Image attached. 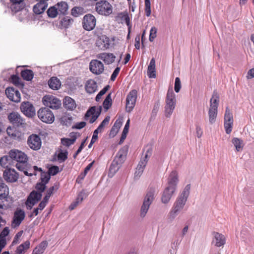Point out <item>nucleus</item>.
I'll list each match as a JSON object with an SVG mask.
<instances>
[{
	"label": "nucleus",
	"mask_w": 254,
	"mask_h": 254,
	"mask_svg": "<svg viewBox=\"0 0 254 254\" xmlns=\"http://www.w3.org/2000/svg\"><path fill=\"white\" fill-rule=\"evenodd\" d=\"M190 189V185H187L176 198L168 215L171 221H173L183 209L189 196Z\"/></svg>",
	"instance_id": "nucleus-1"
},
{
	"label": "nucleus",
	"mask_w": 254,
	"mask_h": 254,
	"mask_svg": "<svg viewBox=\"0 0 254 254\" xmlns=\"http://www.w3.org/2000/svg\"><path fill=\"white\" fill-rule=\"evenodd\" d=\"M178 175L176 171H173L170 173L168 181V186L163 192L161 201L164 204L168 203L173 193L175 192L178 183Z\"/></svg>",
	"instance_id": "nucleus-2"
},
{
	"label": "nucleus",
	"mask_w": 254,
	"mask_h": 254,
	"mask_svg": "<svg viewBox=\"0 0 254 254\" xmlns=\"http://www.w3.org/2000/svg\"><path fill=\"white\" fill-rule=\"evenodd\" d=\"M155 190L154 188H151L147 191L144 196L142 204L140 208V216L144 218L155 198Z\"/></svg>",
	"instance_id": "nucleus-3"
},
{
	"label": "nucleus",
	"mask_w": 254,
	"mask_h": 254,
	"mask_svg": "<svg viewBox=\"0 0 254 254\" xmlns=\"http://www.w3.org/2000/svg\"><path fill=\"white\" fill-rule=\"evenodd\" d=\"M127 155V150L122 148L117 153L110 167L109 174L113 176L120 169L124 162Z\"/></svg>",
	"instance_id": "nucleus-4"
},
{
	"label": "nucleus",
	"mask_w": 254,
	"mask_h": 254,
	"mask_svg": "<svg viewBox=\"0 0 254 254\" xmlns=\"http://www.w3.org/2000/svg\"><path fill=\"white\" fill-rule=\"evenodd\" d=\"M219 94L216 91H214L210 101V107L208 111L209 122L213 124L216 121L217 115V109L219 105Z\"/></svg>",
	"instance_id": "nucleus-5"
},
{
	"label": "nucleus",
	"mask_w": 254,
	"mask_h": 254,
	"mask_svg": "<svg viewBox=\"0 0 254 254\" xmlns=\"http://www.w3.org/2000/svg\"><path fill=\"white\" fill-rule=\"evenodd\" d=\"M165 106V115L170 118L176 105V95L172 89H169L166 97Z\"/></svg>",
	"instance_id": "nucleus-6"
},
{
	"label": "nucleus",
	"mask_w": 254,
	"mask_h": 254,
	"mask_svg": "<svg viewBox=\"0 0 254 254\" xmlns=\"http://www.w3.org/2000/svg\"><path fill=\"white\" fill-rule=\"evenodd\" d=\"M9 157L12 160L17 162L16 164V168L19 170H23V168L22 166H25V163L28 160L27 155L18 150H11L9 152Z\"/></svg>",
	"instance_id": "nucleus-7"
},
{
	"label": "nucleus",
	"mask_w": 254,
	"mask_h": 254,
	"mask_svg": "<svg viewBox=\"0 0 254 254\" xmlns=\"http://www.w3.org/2000/svg\"><path fill=\"white\" fill-rule=\"evenodd\" d=\"M0 213L3 214L1 210L6 209L8 207L7 196L9 194V189L3 183L2 179L0 177Z\"/></svg>",
	"instance_id": "nucleus-8"
},
{
	"label": "nucleus",
	"mask_w": 254,
	"mask_h": 254,
	"mask_svg": "<svg viewBox=\"0 0 254 254\" xmlns=\"http://www.w3.org/2000/svg\"><path fill=\"white\" fill-rule=\"evenodd\" d=\"M96 11L100 15L108 16L113 12L112 5L106 0H100L96 3Z\"/></svg>",
	"instance_id": "nucleus-9"
},
{
	"label": "nucleus",
	"mask_w": 254,
	"mask_h": 254,
	"mask_svg": "<svg viewBox=\"0 0 254 254\" xmlns=\"http://www.w3.org/2000/svg\"><path fill=\"white\" fill-rule=\"evenodd\" d=\"M37 114L38 118L45 123L51 124L55 120V116L53 112L48 108H40Z\"/></svg>",
	"instance_id": "nucleus-10"
},
{
	"label": "nucleus",
	"mask_w": 254,
	"mask_h": 254,
	"mask_svg": "<svg viewBox=\"0 0 254 254\" xmlns=\"http://www.w3.org/2000/svg\"><path fill=\"white\" fill-rule=\"evenodd\" d=\"M96 24V19L93 15L87 14L83 16L82 25L84 30L86 31L93 30L95 28Z\"/></svg>",
	"instance_id": "nucleus-11"
},
{
	"label": "nucleus",
	"mask_w": 254,
	"mask_h": 254,
	"mask_svg": "<svg viewBox=\"0 0 254 254\" xmlns=\"http://www.w3.org/2000/svg\"><path fill=\"white\" fill-rule=\"evenodd\" d=\"M43 104L52 109H58L61 106V101L52 95H46L43 98Z\"/></svg>",
	"instance_id": "nucleus-12"
},
{
	"label": "nucleus",
	"mask_w": 254,
	"mask_h": 254,
	"mask_svg": "<svg viewBox=\"0 0 254 254\" xmlns=\"http://www.w3.org/2000/svg\"><path fill=\"white\" fill-rule=\"evenodd\" d=\"M137 92L136 90H132L127 95L126 99V111L130 112L133 109L137 98Z\"/></svg>",
	"instance_id": "nucleus-13"
},
{
	"label": "nucleus",
	"mask_w": 254,
	"mask_h": 254,
	"mask_svg": "<svg viewBox=\"0 0 254 254\" xmlns=\"http://www.w3.org/2000/svg\"><path fill=\"white\" fill-rule=\"evenodd\" d=\"M42 193L35 190L32 191L28 196L26 201V207L28 209H31L32 207L41 199Z\"/></svg>",
	"instance_id": "nucleus-14"
},
{
	"label": "nucleus",
	"mask_w": 254,
	"mask_h": 254,
	"mask_svg": "<svg viewBox=\"0 0 254 254\" xmlns=\"http://www.w3.org/2000/svg\"><path fill=\"white\" fill-rule=\"evenodd\" d=\"M27 144L31 149L34 150H38L41 146V138L38 135L32 134L28 138Z\"/></svg>",
	"instance_id": "nucleus-15"
},
{
	"label": "nucleus",
	"mask_w": 254,
	"mask_h": 254,
	"mask_svg": "<svg viewBox=\"0 0 254 254\" xmlns=\"http://www.w3.org/2000/svg\"><path fill=\"white\" fill-rule=\"evenodd\" d=\"M20 110L28 117H32L36 114L33 105L28 101L23 102L21 104Z\"/></svg>",
	"instance_id": "nucleus-16"
},
{
	"label": "nucleus",
	"mask_w": 254,
	"mask_h": 254,
	"mask_svg": "<svg viewBox=\"0 0 254 254\" xmlns=\"http://www.w3.org/2000/svg\"><path fill=\"white\" fill-rule=\"evenodd\" d=\"M89 68L93 73L99 75L103 72L104 67L101 62L97 60H94L90 62Z\"/></svg>",
	"instance_id": "nucleus-17"
},
{
	"label": "nucleus",
	"mask_w": 254,
	"mask_h": 254,
	"mask_svg": "<svg viewBox=\"0 0 254 254\" xmlns=\"http://www.w3.org/2000/svg\"><path fill=\"white\" fill-rule=\"evenodd\" d=\"M3 178L7 182L13 183L17 181L18 174L13 169L7 168L3 172Z\"/></svg>",
	"instance_id": "nucleus-18"
},
{
	"label": "nucleus",
	"mask_w": 254,
	"mask_h": 254,
	"mask_svg": "<svg viewBox=\"0 0 254 254\" xmlns=\"http://www.w3.org/2000/svg\"><path fill=\"white\" fill-rule=\"evenodd\" d=\"M5 94L7 98L13 102L17 103L20 101V93L12 87L7 88L5 90Z\"/></svg>",
	"instance_id": "nucleus-19"
},
{
	"label": "nucleus",
	"mask_w": 254,
	"mask_h": 254,
	"mask_svg": "<svg viewBox=\"0 0 254 254\" xmlns=\"http://www.w3.org/2000/svg\"><path fill=\"white\" fill-rule=\"evenodd\" d=\"M25 216V214L23 210H16L14 213L12 224V226L14 227L19 226L22 221L24 220Z\"/></svg>",
	"instance_id": "nucleus-20"
},
{
	"label": "nucleus",
	"mask_w": 254,
	"mask_h": 254,
	"mask_svg": "<svg viewBox=\"0 0 254 254\" xmlns=\"http://www.w3.org/2000/svg\"><path fill=\"white\" fill-rule=\"evenodd\" d=\"M96 46L101 50H105L109 48L110 43L109 38L105 35L99 37L96 43Z\"/></svg>",
	"instance_id": "nucleus-21"
},
{
	"label": "nucleus",
	"mask_w": 254,
	"mask_h": 254,
	"mask_svg": "<svg viewBox=\"0 0 254 254\" xmlns=\"http://www.w3.org/2000/svg\"><path fill=\"white\" fill-rule=\"evenodd\" d=\"M85 89L86 92L89 94L94 93L98 90L97 82L92 79L87 80L85 84Z\"/></svg>",
	"instance_id": "nucleus-22"
},
{
	"label": "nucleus",
	"mask_w": 254,
	"mask_h": 254,
	"mask_svg": "<svg viewBox=\"0 0 254 254\" xmlns=\"http://www.w3.org/2000/svg\"><path fill=\"white\" fill-rule=\"evenodd\" d=\"M100 112H96V107L93 106L91 107L86 113L84 117L85 120H87L88 118L92 116L90 119L89 123L90 124L93 123L98 118L100 115Z\"/></svg>",
	"instance_id": "nucleus-23"
},
{
	"label": "nucleus",
	"mask_w": 254,
	"mask_h": 254,
	"mask_svg": "<svg viewBox=\"0 0 254 254\" xmlns=\"http://www.w3.org/2000/svg\"><path fill=\"white\" fill-rule=\"evenodd\" d=\"M97 58L102 60L106 64H109L114 62L116 56L112 53H103L98 54Z\"/></svg>",
	"instance_id": "nucleus-24"
},
{
	"label": "nucleus",
	"mask_w": 254,
	"mask_h": 254,
	"mask_svg": "<svg viewBox=\"0 0 254 254\" xmlns=\"http://www.w3.org/2000/svg\"><path fill=\"white\" fill-rule=\"evenodd\" d=\"M8 120L13 125L19 126L23 124V120L20 115L16 112L10 113L8 116Z\"/></svg>",
	"instance_id": "nucleus-25"
},
{
	"label": "nucleus",
	"mask_w": 254,
	"mask_h": 254,
	"mask_svg": "<svg viewBox=\"0 0 254 254\" xmlns=\"http://www.w3.org/2000/svg\"><path fill=\"white\" fill-rule=\"evenodd\" d=\"M226 242L225 236L219 233L215 232L214 233V238L212 243L216 247H220L223 246Z\"/></svg>",
	"instance_id": "nucleus-26"
},
{
	"label": "nucleus",
	"mask_w": 254,
	"mask_h": 254,
	"mask_svg": "<svg viewBox=\"0 0 254 254\" xmlns=\"http://www.w3.org/2000/svg\"><path fill=\"white\" fill-rule=\"evenodd\" d=\"M147 163L146 159H140L134 173V178L135 179H138L141 176L142 173L143 172L144 169L147 165Z\"/></svg>",
	"instance_id": "nucleus-27"
},
{
	"label": "nucleus",
	"mask_w": 254,
	"mask_h": 254,
	"mask_svg": "<svg viewBox=\"0 0 254 254\" xmlns=\"http://www.w3.org/2000/svg\"><path fill=\"white\" fill-rule=\"evenodd\" d=\"M6 132L9 136L14 139H19L21 136V132L14 127H8L6 129Z\"/></svg>",
	"instance_id": "nucleus-28"
},
{
	"label": "nucleus",
	"mask_w": 254,
	"mask_h": 254,
	"mask_svg": "<svg viewBox=\"0 0 254 254\" xmlns=\"http://www.w3.org/2000/svg\"><path fill=\"white\" fill-rule=\"evenodd\" d=\"M147 75L149 78H154L156 77V65L155 60L152 58L147 68Z\"/></svg>",
	"instance_id": "nucleus-29"
},
{
	"label": "nucleus",
	"mask_w": 254,
	"mask_h": 254,
	"mask_svg": "<svg viewBox=\"0 0 254 254\" xmlns=\"http://www.w3.org/2000/svg\"><path fill=\"white\" fill-rule=\"evenodd\" d=\"M49 87L53 90H58L61 86V82L57 77H52L48 81Z\"/></svg>",
	"instance_id": "nucleus-30"
},
{
	"label": "nucleus",
	"mask_w": 254,
	"mask_h": 254,
	"mask_svg": "<svg viewBox=\"0 0 254 254\" xmlns=\"http://www.w3.org/2000/svg\"><path fill=\"white\" fill-rule=\"evenodd\" d=\"M38 3L33 7V11L36 14H40L43 13L47 7L48 3L42 1H37Z\"/></svg>",
	"instance_id": "nucleus-31"
},
{
	"label": "nucleus",
	"mask_w": 254,
	"mask_h": 254,
	"mask_svg": "<svg viewBox=\"0 0 254 254\" xmlns=\"http://www.w3.org/2000/svg\"><path fill=\"white\" fill-rule=\"evenodd\" d=\"M64 105L67 110H73L76 108V104L73 99L71 97H65L64 100Z\"/></svg>",
	"instance_id": "nucleus-32"
},
{
	"label": "nucleus",
	"mask_w": 254,
	"mask_h": 254,
	"mask_svg": "<svg viewBox=\"0 0 254 254\" xmlns=\"http://www.w3.org/2000/svg\"><path fill=\"white\" fill-rule=\"evenodd\" d=\"M30 242L27 240L24 243L20 245L15 251L17 254H24L30 248Z\"/></svg>",
	"instance_id": "nucleus-33"
},
{
	"label": "nucleus",
	"mask_w": 254,
	"mask_h": 254,
	"mask_svg": "<svg viewBox=\"0 0 254 254\" xmlns=\"http://www.w3.org/2000/svg\"><path fill=\"white\" fill-rule=\"evenodd\" d=\"M59 14L64 15L66 14L68 10V5L66 2L64 1H61L55 4Z\"/></svg>",
	"instance_id": "nucleus-34"
},
{
	"label": "nucleus",
	"mask_w": 254,
	"mask_h": 254,
	"mask_svg": "<svg viewBox=\"0 0 254 254\" xmlns=\"http://www.w3.org/2000/svg\"><path fill=\"white\" fill-rule=\"evenodd\" d=\"M12 2L10 8L13 12H17L23 8L22 2L24 0H10Z\"/></svg>",
	"instance_id": "nucleus-35"
},
{
	"label": "nucleus",
	"mask_w": 254,
	"mask_h": 254,
	"mask_svg": "<svg viewBox=\"0 0 254 254\" xmlns=\"http://www.w3.org/2000/svg\"><path fill=\"white\" fill-rule=\"evenodd\" d=\"M122 125V122H121V121L117 120L114 123V125H113L111 129L110 135H112V136H115L118 132Z\"/></svg>",
	"instance_id": "nucleus-36"
},
{
	"label": "nucleus",
	"mask_w": 254,
	"mask_h": 254,
	"mask_svg": "<svg viewBox=\"0 0 254 254\" xmlns=\"http://www.w3.org/2000/svg\"><path fill=\"white\" fill-rule=\"evenodd\" d=\"M48 243L46 241H43L37 246L33 251L34 254H42L46 247Z\"/></svg>",
	"instance_id": "nucleus-37"
},
{
	"label": "nucleus",
	"mask_w": 254,
	"mask_h": 254,
	"mask_svg": "<svg viewBox=\"0 0 254 254\" xmlns=\"http://www.w3.org/2000/svg\"><path fill=\"white\" fill-rule=\"evenodd\" d=\"M21 75L22 78L26 81L31 80L34 76L33 72L30 69H25L21 71Z\"/></svg>",
	"instance_id": "nucleus-38"
},
{
	"label": "nucleus",
	"mask_w": 254,
	"mask_h": 254,
	"mask_svg": "<svg viewBox=\"0 0 254 254\" xmlns=\"http://www.w3.org/2000/svg\"><path fill=\"white\" fill-rule=\"evenodd\" d=\"M73 20L69 16L64 17L60 21V24L64 28L68 27L72 24Z\"/></svg>",
	"instance_id": "nucleus-39"
},
{
	"label": "nucleus",
	"mask_w": 254,
	"mask_h": 254,
	"mask_svg": "<svg viewBox=\"0 0 254 254\" xmlns=\"http://www.w3.org/2000/svg\"><path fill=\"white\" fill-rule=\"evenodd\" d=\"M76 139V136L73 135L71 136V138H64L61 139V142L63 145L68 147L73 144Z\"/></svg>",
	"instance_id": "nucleus-40"
},
{
	"label": "nucleus",
	"mask_w": 254,
	"mask_h": 254,
	"mask_svg": "<svg viewBox=\"0 0 254 254\" xmlns=\"http://www.w3.org/2000/svg\"><path fill=\"white\" fill-rule=\"evenodd\" d=\"M232 142L237 151H239L242 149L243 145L242 139L237 137H234L232 139Z\"/></svg>",
	"instance_id": "nucleus-41"
},
{
	"label": "nucleus",
	"mask_w": 254,
	"mask_h": 254,
	"mask_svg": "<svg viewBox=\"0 0 254 254\" xmlns=\"http://www.w3.org/2000/svg\"><path fill=\"white\" fill-rule=\"evenodd\" d=\"M85 12L84 8L82 7H74L72 8L71 13L74 17H78Z\"/></svg>",
	"instance_id": "nucleus-42"
},
{
	"label": "nucleus",
	"mask_w": 254,
	"mask_h": 254,
	"mask_svg": "<svg viewBox=\"0 0 254 254\" xmlns=\"http://www.w3.org/2000/svg\"><path fill=\"white\" fill-rule=\"evenodd\" d=\"M11 158L9 157V155L8 156H4L0 158V165L1 167L3 168H6V169L8 168V165L10 163Z\"/></svg>",
	"instance_id": "nucleus-43"
},
{
	"label": "nucleus",
	"mask_w": 254,
	"mask_h": 254,
	"mask_svg": "<svg viewBox=\"0 0 254 254\" xmlns=\"http://www.w3.org/2000/svg\"><path fill=\"white\" fill-rule=\"evenodd\" d=\"M224 122L233 123V117L232 113L231 112L229 108L227 107L226 108L224 115Z\"/></svg>",
	"instance_id": "nucleus-44"
},
{
	"label": "nucleus",
	"mask_w": 254,
	"mask_h": 254,
	"mask_svg": "<svg viewBox=\"0 0 254 254\" xmlns=\"http://www.w3.org/2000/svg\"><path fill=\"white\" fill-rule=\"evenodd\" d=\"M49 17L51 18L56 17L59 13L55 5L50 7L47 11Z\"/></svg>",
	"instance_id": "nucleus-45"
},
{
	"label": "nucleus",
	"mask_w": 254,
	"mask_h": 254,
	"mask_svg": "<svg viewBox=\"0 0 254 254\" xmlns=\"http://www.w3.org/2000/svg\"><path fill=\"white\" fill-rule=\"evenodd\" d=\"M103 107L104 109L107 111L108 110L110 107H111L112 105V98H111V93H109L105 99L104 100L103 103Z\"/></svg>",
	"instance_id": "nucleus-46"
},
{
	"label": "nucleus",
	"mask_w": 254,
	"mask_h": 254,
	"mask_svg": "<svg viewBox=\"0 0 254 254\" xmlns=\"http://www.w3.org/2000/svg\"><path fill=\"white\" fill-rule=\"evenodd\" d=\"M68 152L66 150L64 152L63 151H60L58 155V160L60 162H63L65 161L67 158Z\"/></svg>",
	"instance_id": "nucleus-47"
},
{
	"label": "nucleus",
	"mask_w": 254,
	"mask_h": 254,
	"mask_svg": "<svg viewBox=\"0 0 254 254\" xmlns=\"http://www.w3.org/2000/svg\"><path fill=\"white\" fill-rule=\"evenodd\" d=\"M50 175L48 172H42L41 174V180L42 183H43L45 184L48 183L50 179Z\"/></svg>",
	"instance_id": "nucleus-48"
},
{
	"label": "nucleus",
	"mask_w": 254,
	"mask_h": 254,
	"mask_svg": "<svg viewBox=\"0 0 254 254\" xmlns=\"http://www.w3.org/2000/svg\"><path fill=\"white\" fill-rule=\"evenodd\" d=\"M109 87V85H107L99 92V93L97 95L95 99L96 101L98 102L100 101L102 96L106 93V92L108 90Z\"/></svg>",
	"instance_id": "nucleus-49"
},
{
	"label": "nucleus",
	"mask_w": 254,
	"mask_h": 254,
	"mask_svg": "<svg viewBox=\"0 0 254 254\" xmlns=\"http://www.w3.org/2000/svg\"><path fill=\"white\" fill-rule=\"evenodd\" d=\"M145 12L146 15L149 17L151 14V3L150 0H145Z\"/></svg>",
	"instance_id": "nucleus-50"
},
{
	"label": "nucleus",
	"mask_w": 254,
	"mask_h": 254,
	"mask_svg": "<svg viewBox=\"0 0 254 254\" xmlns=\"http://www.w3.org/2000/svg\"><path fill=\"white\" fill-rule=\"evenodd\" d=\"M160 107V104L159 102H156L155 103L153 109L152 110L151 115V119H154L157 115V114L159 111Z\"/></svg>",
	"instance_id": "nucleus-51"
},
{
	"label": "nucleus",
	"mask_w": 254,
	"mask_h": 254,
	"mask_svg": "<svg viewBox=\"0 0 254 254\" xmlns=\"http://www.w3.org/2000/svg\"><path fill=\"white\" fill-rule=\"evenodd\" d=\"M110 120V117L109 116H107L98 126V127L102 132L103 131L104 127L109 124Z\"/></svg>",
	"instance_id": "nucleus-52"
},
{
	"label": "nucleus",
	"mask_w": 254,
	"mask_h": 254,
	"mask_svg": "<svg viewBox=\"0 0 254 254\" xmlns=\"http://www.w3.org/2000/svg\"><path fill=\"white\" fill-rule=\"evenodd\" d=\"M59 167L57 166H53L51 167L48 170V173L50 175H56L59 172Z\"/></svg>",
	"instance_id": "nucleus-53"
},
{
	"label": "nucleus",
	"mask_w": 254,
	"mask_h": 254,
	"mask_svg": "<svg viewBox=\"0 0 254 254\" xmlns=\"http://www.w3.org/2000/svg\"><path fill=\"white\" fill-rule=\"evenodd\" d=\"M157 29L156 27H153L150 30V35L149 39L150 41L152 42L154 38L156 37V33Z\"/></svg>",
	"instance_id": "nucleus-54"
},
{
	"label": "nucleus",
	"mask_w": 254,
	"mask_h": 254,
	"mask_svg": "<svg viewBox=\"0 0 254 254\" xmlns=\"http://www.w3.org/2000/svg\"><path fill=\"white\" fill-rule=\"evenodd\" d=\"M181 88V83L179 77H176L175 81L174 89L176 92L178 93Z\"/></svg>",
	"instance_id": "nucleus-55"
},
{
	"label": "nucleus",
	"mask_w": 254,
	"mask_h": 254,
	"mask_svg": "<svg viewBox=\"0 0 254 254\" xmlns=\"http://www.w3.org/2000/svg\"><path fill=\"white\" fill-rule=\"evenodd\" d=\"M233 123H226L224 122V128L226 133L230 134L232 129Z\"/></svg>",
	"instance_id": "nucleus-56"
},
{
	"label": "nucleus",
	"mask_w": 254,
	"mask_h": 254,
	"mask_svg": "<svg viewBox=\"0 0 254 254\" xmlns=\"http://www.w3.org/2000/svg\"><path fill=\"white\" fill-rule=\"evenodd\" d=\"M36 189L42 193L46 189V184L43 183H37L35 187Z\"/></svg>",
	"instance_id": "nucleus-57"
},
{
	"label": "nucleus",
	"mask_w": 254,
	"mask_h": 254,
	"mask_svg": "<svg viewBox=\"0 0 254 254\" xmlns=\"http://www.w3.org/2000/svg\"><path fill=\"white\" fill-rule=\"evenodd\" d=\"M152 154V148L151 147L149 146L147 147L146 150V153L145 154L144 157H142L141 159V160H147V163L148 162V159L149 157L151 156Z\"/></svg>",
	"instance_id": "nucleus-58"
},
{
	"label": "nucleus",
	"mask_w": 254,
	"mask_h": 254,
	"mask_svg": "<svg viewBox=\"0 0 254 254\" xmlns=\"http://www.w3.org/2000/svg\"><path fill=\"white\" fill-rule=\"evenodd\" d=\"M54 190V187H50L48 190L47 191V193L45 197H44L43 199L46 200V201H48V200L51 195V194L53 193V191Z\"/></svg>",
	"instance_id": "nucleus-59"
},
{
	"label": "nucleus",
	"mask_w": 254,
	"mask_h": 254,
	"mask_svg": "<svg viewBox=\"0 0 254 254\" xmlns=\"http://www.w3.org/2000/svg\"><path fill=\"white\" fill-rule=\"evenodd\" d=\"M23 232V231H20L16 234L12 243L13 245H15L19 242V240L22 236Z\"/></svg>",
	"instance_id": "nucleus-60"
},
{
	"label": "nucleus",
	"mask_w": 254,
	"mask_h": 254,
	"mask_svg": "<svg viewBox=\"0 0 254 254\" xmlns=\"http://www.w3.org/2000/svg\"><path fill=\"white\" fill-rule=\"evenodd\" d=\"M9 233V230L8 227H5L0 234V239H5V237L8 235Z\"/></svg>",
	"instance_id": "nucleus-61"
},
{
	"label": "nucleus",
	"mask_w": 254,
	"mask_h": 254,
	"mask_svg": "<svg viewBox=\"0 0 254 254\" xmlns=\"http://www.w3.org/2000/svg\"><path fill=\"white\" fill-rule=\"evenodd\" d=\"M120 70V67H117L115 68L111 76V80L114 81L118 76Z\"/></svg>",
	"instance_id": "nucleus-62"
},
{
	"label": "nucleus",
	"mask_w": 254,
	"mask_h": 254,
	"mask_svg": "<svg viewBox=\"0 0 254 254\" xmlns=\"http://www.w3.org/2000/svg\"><path fill=\"white\" fill-rule=\"evenodd\" d=\"M86 125V122H81L80 123H76L74 126H73V128H76V129H81L85 127Z\"/></svg>",
	"instance_id": "nucleus-63"
},
{
	"label": "nucleus",
	"mask_w": 254,
	"mask_h": 254,
	"mask_svg": "<svg viewBox=\"0 0 254 254\" xmlns=\"http://www.w3.org/2000/svg\"><path fill=\"white\" fill-rule=\"evenodd\" d=\"M12 82L15 85H19L20 84V79L19 77L16 75H12L11 76Z\"/></svg>",
	"instance_id": "nucleus-64"
}]
</instances>
